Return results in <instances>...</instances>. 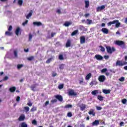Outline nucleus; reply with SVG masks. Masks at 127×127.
Returning <instances> with one entry per match:
<instances>
[{
  "label": "nucleus",
  "instance_id": "1",
  "mask_svg": "<svg viewBox=\"0 0 127 127\" xmlns=\"http://www.w3.org/2000/svg\"><path fill=\"white\" fill-rule=\"evenodd\" d=\"M106 50H107V52L108 53H109V54H112V53H113V52H115V51H116V49L114 47L111 48L110 46H107Z\"/></svg>",
  "mask_w": 127,
  "mask_h": 127
},
{
  "label": "nucleus",
  "instance_id": "2",
  "mask_svg": "<svg viewBox=\"0 0 127 127\" xmlns=\"http://www.w3.org/2000/svg\"><path fill=\"white\" fill-rule=\"evenodd\" d=\"M127 64V62H123L122 61H117L116 63L115 66H124L125 65Z\"/></svg>",
  "mask_w": 127,
  "mask_h": 127
},
{
  "label": "nucleus",
  "instance_id": "3",
  "mask_svg": "<svg viewBox=\"0 0 127 127\" xmlns=\"http://www.w3.org/2000/svg\"><path fill=\"white\" fill-rule=\"evenodd\" d=\"M115 44H116V45H118L119 46H121L122 48H125L126 46L125 45V42L123 41H116Z\"/></svg>",
  "mask_w": 127,
  "mask_h": 127
},
{
  "label": "nucleus",
  "instance_id": "4",
  "mask_svg": "<svg viewBox=\"0 0 127 127\" xmlns=\"http://www.w3.org/2000/svg\"><path fill=\"white\" fill-rule=\"evenodd\" d=\"M68 94L69 96H77V93L73 89L68 90Z\"/></svg>",
  "mask_w": 127,
  "mask_h": 127
},
{
  "label": "nucleus",
  "instance_id": "5",
  "mask_svg": "<svg viewBox=\"0 0 127 127\" xmlns=\"http://www.w3.org/2000/svg\"><path fill=\"white\" fill-rule=\"evenodd\" d=\"M78 107L80 108V111H85V109L87 108V105L82 103L81 104L79 105Z\"/></svg>",
  "mask_w": 127,
  "mask_h": 127
},
{
  "label": "nucleus",
  "instance_id": "6",
  "mask_svg": "<svg viewBox=\"0 0 127 127\" xmlns=\"http://www.w3.org/2000/svg\"><path fill=\"white\" fill-rule=\"evenodd\" d=\"M98 80L100 82H105L106 80V76H105V75H100L99 76Z\"/></svg>",
  "mask_w": 127,
  "mask_h": 127
},
{
  "label": "nucleus",
  "instance_id": "7",
  "mask_svg": "<svg viewBox=\"0 0 127 127\" xmlns=\"http://www.w3.org/2000/svg\"><path fill=\"white\" fill-rule=\"evenodd\" d=\"M13 54L14 56V58H18V51H17V49H15L13 50Z\"/></svg>",
  "mask_w": 127,
  "mask_h": 127
},
{
  "label": "nucleus",
  "instance_id": "8",
  "mask_svg": "<svg viewBox=\"0 0 127 127\" xmlns=\"http://www.w3.org/2000/svg\"><path fill=\"white\" fill-rule=\"evenodd\" d=\"M86 42V38L85 36H82L80 37V44H84Z\"/></svg>",
  "mask_w": 127,
  "mask_h": 127
},
{
  "label": "nucleus",
  "instance_id": "9",
  "mask_svg": "<svg viewBox=\"0 0 127 127\" xmlns=\"http://www.w3.org/2000/svg\"><path fill=\"white\" fill-rule=\"evenodd\" d=\"M116 22H119V20H115L113 21L109 22L107 24V25H108V26H111V25H112V24H116Z\"/></svg>",
  "mask_w": 127,
  "mask_h": 127
},
{
  "label": "nucleus",
  "instance_id": "10",
  "mask_svg": "<svg viewBox=\"0 0 127 127\" xmlns=\"http://www.w3.org/2000/svg\"><path fill=\"white\" fill-rule=\"evenodd\" d=\"M55 98H57L60 102H63V97L61 95H56Z\"/></svg>",
  "mask_w": 127,
  "mask_h": 127
},
{
  "label": "nucleus",
  "instance_id": "11",
  "mask_svg": "<svg viewBox=\"0 0 127 127\" xmlns=\"http://www.w3.org/2000/svg\"><path fill=\"white\" fill-rule=\"evenodd\" d=\"M101 91L100 90H95L91 92L92 95H93V96H96V95L97 94H101Z\"/></svg>",
  "mask_w": 127,
  "mask_h": 127
},
{
  "label": "nucleus",
  "instance_id": "12",
  "mask_svg": "<svg viewBox=\"0 0 127 127\" xmlns=\"http://www.w3.org/2000/svg\"><path fill=\"white\" fill-rule=\"evenodd\" d=\"M101 31L105 34H108L109 33V30L106 28H103L101 30Z\"/></svg>",
  "mask_w": 127,
  "mask_h": 127
},
{
  "label": "nucleus",
  "instance_id": "13",
  "mask_svg": "<svg viewBox=\"0 0 127 127\" xmlns=\"http://www.w3.org/2000/svg\"><path fill=\"white\" fill-rule=\"evenodd\" d=\"M33 13V11L30 10V12L26 16L27 19H29V18L31 17Z\"/></svg>",
  "mask_w": 127,
  "mask_h": 127
},
{
  "label": "nucleus",
  "instance_id": "14",
  "mask_svg": "<svg viewBox=\"0 0 127 127\" xmlns=\"http://www.w3.org/2000/svg\"><path fill=\"white\" fill-rule=\"evenodd\" d=\"M25 119V116L23 114L21 115L19 117V122H22L23 121H24Z\"/></svg>",
  "mask_w": 127,
  "mask_h": 127
},
{
  "label": "nucleus",
  "instance_id": "15",
  "mask_svg": "<svg viewBox=\"0 0 127 127\" xmlns=\"http://www.w3.org/2000/svg\"><path fill=\"white\" fill-rule=\"evenodd\" d=\"M106 6L105 5H103L101 6L97 7V11H100V10H103V9H105Z\"/></svg>",
  "mask_w": 127,
  "mask_h": 127
},
{
  "label": "nucleus",
  "instance_id": "16",
  "mask_svg": "<svg viewBox=\"0 0 127 127\" xmlns=\"http://www.w3.org/2000/svg\"><path fill=\"white\" fill-rule=\"evenodd\" d=\"M19 32H20V28L18 27L16 29V30L15 31V33L17 36H18L19 34Z\"/></svg>",
  "mask_w": 127,
  "mask_h": 127
},
{
  "label": "nucleus",
  "instance_id": "17",
  "mask_svg": "<svg viewBox=\"0 0 127 127\" xmlns=\"http://www.w3.org/2000/svg\"><path fill=\"white\" fill-rule=\"evenodd\" d=\"M89 115H92L93 117H95L96 113L94 111V110L91 109L90 111L88 112Z\"/></svg>",
  "mask_w": 127,
  "mask_h": 127
},
{
  "label": "nucleus",
  "instance_id": "18",
  "mask_svg": "<svg viewBox=\"0 0 127 127\" xmlns=\"http://www.w3.org/2000/svg\"><path fill=\"white\" fill-rule=\"evenodd\" d=\"M95 58L97 60H103V57L101 55H95Z\"/></svg>",
  "mask_w": 127,
  "mask_h": 127
},
{
  "label": "nucleus",
  "instance_id": "19",
  "mask_svg": "<svg viewBox=\"0 0 127 127\" xmlns=\"http://www.w3.org/2000/svg\"><path fill=\"white\" fill-rule=\"evenodd\" d=\"M36 86H38L37 84H33L31 86V89L32 91H33L34 92H35V88H36Z\"/></svg>",
  "mask_w": 127,
  "mask_h": 127
},
{
  "label": "nucleus",
  "instance_id": "20",
  "mask_svg": "<svg viewBox=\"0 0 127 127\" xmlns=\"http://www.w3.org/2000/svg\"><path fill=\"white\" fill-rule=\"evenodd\" d=\"M33 25H36L37 26H40L42 25V23H41V22H34Z\"/></svg>",
  "mask_w": 127,
  "mask_h": 127
},
{
  "label": "nucleus",
  "instance_id": "21",
  "mask_svg": "<svg viewBox=\"0 0 127 127\" xmlns=\"http://www.w3.org/2000/svg\"><path fill=\"white\" fill-rule=\"evenodd\" d=\"M15 90H16V88L14 86L12 87L9 89V90L11 93H13L14 92H15Z\"/></svg>",
  "mask_w": 127,
  "mask_h": 127
},
{
  "label": "nucleus",
  "instance_id": "22",
  "mask_svg": "<svg viewBox=\"0 0 127 127\" xmlns=\"http://www.w3.org/2000/svg\"><path fill=\"white\" fill-rule=\"evenodd\" d=\"M98 125H100V122H99V120H95L92 123V126H98Z\"/></svg>",
  "mask_w": 127,
  "mask_h": 127
},
{
  "label": "nucleus",
  "instance_id": "23",
  "mask_svg": "<svg viewBox=\"0 0 127 127\" xmlns=\"http://www.w3.org/2000/svg\"><path fill=\"white\" fill-rule=\"evenodd\" d=\"M104 94H110L111 93V90L110 89H103Z\"/></svg>",
  "mask_w": 127,
  "mask_h": 127
},
{
  "label": "nucleus",
  "instance_id": "24",
  "mask_svg": "<svg viewBox=\"0 0 127 127\" xmlns=\"http://www.w3.org/2000/svg\"><path fill=\"white\" fill-rule=\"evenodd\" d=\"M85 3L86 8H88V7H89V6L90 5V2L88 0H85Z\"/></svg>",
  "mask_w": 127,
  "mask_h": 127
},
{
  "label": "nucleus",
  "instance_id": "25",
  "mask_svg": "<svg viewBox=\"0 0 127 127\" xmlns=\"http://www.w3.org/2000/svg\"><path fill=\"white\" fill-rule=\"evenodd\" d=\"M70 46H71V41L68 40L66 44V47H70Z\"/></svg>",
  "mask_w": 127,
  "mask_h": 127
},
{
  "label": "nucleus",
  "instance_id": "26",
  "mask_svg": "<svg viewBox=\"0 0 127 127\" xmlns=\"http://www.w3.org/2000/svg\"><path fill=\"white\" fill-rule=\"evenodd\" d=\"M97 99L98 100H99V101L102 102V101H104V97L101 96V95H98L97 96Z\"/></svg>",
  "mask_w": 127,
  "mask_h": 127
},
{
  "label": "nucleus",
  "instance_id": "27",
  "mask_svg": "<svg viewBox=\"0 0 127 127\" xmlns=\"http://www.w3.org/2000/svg\"><path fill=\"white\" fill-rule=\"evenodd\" d=\"M64 68H65V64H60L59 69H60V70H63Z\"/></svg>",
  "mask_w": 127,
  "mask_h": 127
},
{
  "label": "nucleus",
  "instance_id": "28",
  "mask_svg": "<svg viewBox=\"0 0 127 127\" xmlns=\"http://www.w3.org/2000/svg\"><path fill=\"white\" fill-rule=\"evenodd\" d=\"M72 24V22H66L64 24V26L68 27L69 25H71Z\"/></svg>",
  "mask_w": 127,
  "mask_h": 127
},
{
  "label": "nucleus",
  "instance_id": "29",
  "mask_svg": "<svg viewBox=\"0 0 127 127\" xmlns=\"http://www.w3.org/2000/svg\"><path fill=\"white\" fill-rule=\"evenodd\" d=\"M91 77H92V74L90 73L86 75L85 79L86 80H90V78H91Z\"/></svg>",
  "mask_w": 127,
  "mask_h": 127
},
{
  "label": "nucleus",
  "instance_id": "30",
  "mask_svg": "<svg viewBox=\"0 0 127 127\" xmlns=\"http://www.w3.org/2000/svg\"><path fill=\"white\" fill-rule=\"evenodd\" d=\"M12 35V33L8 31H6L5 33V35H6L7 36H11Z\"/></svg>",
  "mask_w": 127,
  "mask_h": 127
},
{
  "label": "nucleus",
  "instance_id": "31",
  "mask_svg": "<svg viewBox=\"0 0 127 127\" xmlns=\"http://www.w3.org/2000/svg\"><path fill=\"white\" fill-rule=\"evenodd\" d=\"M86 20L87 21V22H86V23L87 24H92V23H93V21H92V20L87 19Z\"/></svg>",
  "mask_w": 127,
  "mask_h": 127
},
{
  "label": "nucleus",
  "instance_id": "32",
  "mask_svg": "<svg viewBox=\"0 0 127 127\" xmlns=\"http://www.w3.org/2000/svg\"><path fill=\"white\" fill-rule=\"evenodd\" d=\"M24 109L25 110V112L26 113H28V112H29V107L28 106L24 107Z\"/></svg>",
  "mask_w": 127,
  "mask_h": 127
},
{
  "label": "nucleus",
  "instance_id": "33",
  "mask_svg": "<svg viewBox=\"0 0 127 127\" xmlns=\"http://www.w3.org/2000/svg\"><path fill=\"white\" fill-rule=\"evenodd\" d=\"M78 31H79L78 30H76L74 31L72 33H71V36H74V35H76L77 33H78Z\"/></svg>",
  "mask_w": 127,
  "mask_h": 127
},
{
  "label": "nucleus",
  "instance_id": "34",
  "mask_svg": "<svg viewBox=\"0 0 127 127\" xmlns=\"http://www.w3.org/2000/svg\"><path fill=\"white\" fill-rule=\"evenodd\" d=\"M5 13H6V14L8 16H10V15H11V11H6L5 12Z\"/></svg>",
  "mask_w": 127,
  "mask_h": 127
},
{
  "label": "nucleus",
  "instance_id": "35",
  "mask_svg": "<svg viewBox=\"0 0 127 127\" xmlns=\"http://www.w3.org/2000/svg\"><path fill=\"white\" fill-rule=\"evenodd\" d=\"M116 27H117V28H118V27H120V26H121V23H120L119 21L118 20V22H116Z\"/></svg>",
  "mask_w": 127,
  "mask_h": 127
},
{
  "label": "nucleus",
  "instance_id": "36",
  "mask_svg": "<svg viewBox=\"0 0 127 127\" xmlns=\"http://www.w3.org/2000/svg\"><path fill=\"white\" fill-rule=\"evenodd\" d=\"M21 127H27V124H26V123H25V122H23L21 124Z\"/></svg>",
  "mask_w": 127,
  "mask_h": 127
},
{
  "label": "nucleus",
  "instance_id": "37",
  "mask_svg": "<svg viewBox=\"0 0 127 127\" xmlns=\"http://www.w3.org/2000/svg\"><path fill=\"white\" fill-rule=\"evenodd\" d=\"M33 59H34V57L33 56L27 58V60H28V61H32Z\"/></svg>",
  "mask_w": 127,
  "mask_h": 127
},
{
  "label": "nucleus",
  "instance_id": "38",
  "mask_svg": "<svg viewBox=\"0 0 127 127\" xmlns=\"http://www.w3.org/2000/svg\"><path fill=\"white\" fill-rule=\"evenodd\" d=\"M59 59L60 60H64V57H63V55H60L59 56Z\"/></svg>",
  "mask_w": 127,
  "mask_h": 127
},
{
  "label": "nucleus",
  "instance_id": "39",
  "mask_svg": "<svg viewBox=\"0 0 127 127\" xmlns=\"http://www.w3.org/2000/svg\"><path fill=\"white\" fill-rule=\"evenodd\" d=\"M51 61H52V58L48 59V60L46 62V63H47V64H49V63H50Z\"/></svg>",
  "mask_w": 127,
  "mask_h": 127
},
{
  "label": "nucleus",
  "instance_id": "40",
  "mask_svg": "<svg viewBox=\"0 0 127 127\" xmlns=\"http://www.w3.org/2000/svg\"><path fill=\"white\" fill-rule=\"evenodd\" d=\"M22 67H23V64H18L17 65V69H21Z\"/></svg>",
  "mask_w": 127,
  "mask_h": 127
},
{
  "label": "nucleus",
  "instance_id": "41",
  "mask_svg": "<svg viewBox=\"0 0 127 127\" xmlns=\"http://www.w3.org/2000/svg\"><path fill=\"white\" fill-rule=\"evenodd\" d=\"M100 50L102 51V52H105V48L102 46H100Z\"/></svg>",
  "mask_w": 127,
  "mask_h": 127
},
{
  "label": "nucleus",
  "instance_id": "42",
  "mask_svg": "<svg viewBox=\"0 0 127 127\" xmlns=\"http://www.w3.org/2000/svg\"><path fill=\"white\" fill-rule=\"evenodd\" d=\"M63 88H64V85L63 84H60V85H59V89L60 90L63 89Z\"/></svg>",
  "mask_w": 127,
  "mask_h": 127
},
{
  "label": "nucleus",
  "instance_id": "43",
  "mask_svg": "<svg viewBox=\"0 0 127 127\" xmlns=\"http://www.w3.org/2000/svg\"><path fill=\"white\" fill-rule=\"evenodd\" d=\"M32 124L35 126H36V125H37V122L35 120H34L32 122Z\"/></svg>",
  "mask_w": 127,
  "mask_h": 127
},
{
  "label": "nucleus",
  "instance_id": "44",
  "mask_svg": "<svg viewBox=\"0 0 127 127\" xmlns=\"http://www.w3.org/2000/svg\"><path fill=\"white\" fill-rule=\"evenodd\" d=\"M27 23H28V20H26V21L22 23L23 26H24L26 24H27Z\"/></svg>",
  "mask_w": 127,
  "mask_h": 127
},
{
  "label": "nucleus",
  "instance_id": "45",
  "mask_svg": "<svg viewBox=\"0 0 127 127\" xmlns=\"http://www.w3.org/2000/svg\"><path fill=\"white\" fill-rule=\"evenodd\" d=\"M107 68H103L102 70H101V73H106V72H107Z\"/></svg>",
  "mask_w": 127,
  "mask_h": 127
},
{
  "label": "nucleus",
  "instance_id": "46",
  "mask_svg": "<svg viewBox=\"0 0 127 127\" xmlns=\"http://www.w3.org/2000/svg\"><path fill=\"white\" fill-rule=\"evenodd\" d=\"M123 104H124V105H126V104H127V99H124L123 100H122V101Z\"/></svg>",
  "mask_w": 127,
  "mask_h": 127
},
{
  "label": "nucleus",
  "instance_id": "47",
  "mask_svg": "<svg viewBox=\"0 0 127 127\" xmlns=\"http://www.w3.org/2000/svg\"><path fill=\"white\" fill-rule=\"evenodd\" d=\"M119 81H120V82H124V81H125V77L122 76L119 79Z\"/></svg>",
  "mask_w": 127,
  "mask_h": 127
},
{
  "label": "nucleus",
  "instance_id": "48",
  "mask_svg": "<svg viewBox=\"0 0 127 127\" xmlns=\"http://www.w3.org/2000/svg\"><path fill=\"white\" fill-rule=\"evenodd\" d=\"M31 39H32V35L30 34L29 35V41H31Z\"/></svg>",
  "mask_w": 127,
  "mask_h": 127
},
{
  "label": "nucleus",
  "instance_id": "49",
  "mask_svg": "<svg viewBox=\"0 0 127 127\" xmlns=\"http://www.w3.org/2000/svg\"><path fill=\"white\" fill-rule=\"evenodd\" d=\"M8 79V77L7 76H5L3 79L2 81H7Z\"/></svg>",
  "mask_w": 127,
  "mask_h": 127
},
{
  "label": "nucleus",
  "instance_id": "50",
  "mask_svg": "<svg viewBox=\"0 0 127 127\" xmlns=\"http://www.w3.org/2000/svg\"><path fill=\"white\" fill-rule=\"evenodd\" d=\"M83 81H84V79H83V77H81L79 80V84H82V83H83Z\"/></svg>",
  "mask_w": 127,
  "mask_h": 127
},
{
  "label": "nucleus",
  "instance_id": "51",
  "mask_svg": "<svg viewBox=\"0 0 127 127\" xmlns=\"http://www.w3.org/2000/svg\"><path fill=\"white\" fill-rule=\"evenodd\" d=\"M96 109L97 111H101V110H102V107L100 106H96Z\"/></svg>",
  "mask_w": 127,
  "mask_h": 127
},
{
  "label": "nucleus",
  "instance_id": "52",
  "mask_svg": "<svg viewBox=\"0 0 127 127\" xmlns=\"http://www.w3.org/2000/svg\"><path fill=\"white\" fill-rule=\"evenodd\" d=\"M97 83H96V82L95 81H92L90 82V85L91 86H93V85H96Z\"/></svg>",
  "mask_w": 127,
  "mask_h": 127
},
{
  "label": "nucleus",
  "instance_id": "53",
  "mask_svg": "<svg viewBox=\"0 0 127 127\" xmlns=\"http://www.w3.org/2000/svg\"><path fill=\"white\" fill-rule=\"evenodd\" d=\"M57 13H58V14H60L61 13V10H60V9H57Z\"/></svg>",
  "mask_w": 127,
  "mask_h": 127
},
{
  "label": "nucleus",
  "instance_id": "54",
  "mask_svg": "<svg viewBox=\"0 0 127 127\" xmlns=\"http://www.w3.org/2000/svg\"><path fill=\"white\" fill-rule=\"evenodd\" d=\"M67 117H68L69 118H71V117H72V113L71 112L68 113Z\"/></svg>",
  "mask_w": 127,
  "mask_h": 127
},
{
  "label": "nucleus",
  "instance_id": "55",
  "mask_svg": "<svg viewBox=\"0 0 127 127\" xmlns=\"http://www.w3.org/2000/svg\"><path fill=\"white\" fill-rule=\"evenodd\" d=\"M27 105L29 106V107H32V103H31V102H29L27 103Z\"/></svg>",
  "mask_w": 127,
  "mask_h": 127
},
{
  "label": "nucleus",
  "instance_id": "56",
  "mask_svg": "<svg viewBox=\"0 0 127 127\" xmlns=\"http://www.w3.org/2000/svg\"><path fill=\"white\" fill-rule=\"evenodd\" d=\"M57 99H54L51 101V103L53 104H54V103H57Z\"/></svg>",
  "mask_w": 127,
  "mask_h": 127
},
{
  "label": "nucleus",
  "instance_id": "57",
  "mask_svg": "<svg viewBox=\"0 0 127 127\" xmlns=\"http://www.w3.org/2000/svg\"><path fill=\"white\" fill-rule=\"evenodd\" d=\"M36 111V108L35 107H33L31 109V112H34Z\"/></svg>",
  "mask_w": 127,
  "mask_h": 127
},
{
  "label": "nucleus",
  "instance_id": "58",
  "mask_svg": "<svg viewBox=\"0 0 127 127\" xmlns=\"http://www.w3.org/2000/svg\"><path fill=\"white\" fill-rule=\"evenodd\" d=\"M12 30V26H9V28H8V31H11Z\"/></svg>",
  "mask_w": 127,
  "mask_h": 127
},
{
  "label": "nucleus",
  "instance_id": "59",
  "mask_svg": "<svg viewBox=\"0 0 127 127\" xmlns=\"http://www.w3.org/2000/svg\"><path fill=\"white\" fill-rule=\"evenodd\" d=\"M16 100L17 102H19L20 101V97L17 96Z\"/></svg>",
  "mask_w": 127,
  "mask_h": 127
},
{
  "label": "nucleus",
  "instance_id": "60",
  "mask_svg": "<svg viewBox=\"0 0 127 127\" xmlns=\"http://www.w3.org/2000/svg\"><path fill=\"white\" fill-rule=\"evenodd\" d=\"M56 34V33L55 32H52L51 33V37H54V35H55Z\"/></svg>",
  "mask_w": 127,
  "mask_h": 127
},
{
  "label": "nucleus",
  "instance_id": "61",
  "mask_svg": "<svg viewBox=\"0 0 127 127\" xmlns=\"http://www.w3.org/2000/svg\"><path fill=\"white\" fill-rule=\"evenodd\" d=\"M48 105H49V101H47L45 103V107H46Z\"/></svg>",
  "mask_w": 127,
  "mask_h": 127
},
{
  "label": "nucleus",
  "instance_id": "62",
  "mask_svg": "<svg viewBox=\"0 0 127 127\" xmlns=\"http://www.w3.org/2000/svg\"><path fill=\"white\" fill-rule=\"evenodd\" d=\"M57 75V73L56 72H53L52 74L53 77H55Z\"/></svg>",
  "mask_w": 127,
  "mask_h": 127
},
{
  "label": "nucleus",
  "instance_id": "63",
  "mask_svg": "<svg viewBox=\"0 0 127 127\" xmlns=\"http://www.w3.org/2000/svg\"><path fill=\"white\" fill-rule=\"evenodd\" d=\"M84 15V13H83V12H80L79 13V16H83V15Z\"/></svg>",
  "mask_w": 127,
  "mask_h": 127
},
{
  "label": "nucleus",
  "instance_id": "64",
  "mask_svg": "<svg viewBox=\"0 0 127 127\" xmlns=\"http://www.w3.org/2000/svg\"><path fill=\"white\" fill-rule=\"evenodd\" d=\"M66 108H72V105H67Z\"/></svg>",
  "mask_w": 127,
  "mask_h": 127
}]
</instances>
